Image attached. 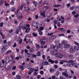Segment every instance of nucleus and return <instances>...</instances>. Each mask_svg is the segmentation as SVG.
I'll use <instances>...</instances> for the list:
<instances>
[{"label":"nucleus","instance_id":"1","mask_svg":"<svg viewBox=\"0 0 79 79\" xmlns=\"http://www.w3.org/2000/svg\"><path fill=\"white\" fill-rule=\"evenodd\" d=\"M40 24L39 23V22H34L33 23L32 26L33 27H35L36 29H39V27L38 26H40Z\"/></svg>","mask_w":79,"mask_h":79},{"label":"nucleus","instance_id":"2","mask_svg":"<svg viewBox=\"0 0 79 79\" xmlns=\"http://www.w3.org/2000/svg\"><path fill=\"white\" fill-rule=\"evenodd\" d=\"M40 41L41 42V44L42 45L45 44V42L47 41V40L46 39H40Z\"/></svg>","mask_w":79,"mask_h":79},{"label":"nucleus","instance_id":"3","mask_svg":"<svg viewBox=\"0 0 79 79\" xmlns=\"http://www.w3.org/2000/svg\"><path fill=\"white\" fill-rule=\"evenodd\" d=\"M56 57L58 58H59V59H62V58H63L64 57V56L62 55L61 54L58 53V54H57Z\"/></svg>","mask_w":79,"mask_h":79},{"label":"nucleus","instance_id":"4","mask_svg":"<svg viewBox=\"0 0 79 79\" xmlns=\"http://www.w3.org/2000/svg\"><path fill=\"white\" fill-rule=\"evenodd\" d=\"M54 23H55V24H57V26L58 27H61V25L60 24V22H58L57 20L54 21Z\"/></svg>","mask_w":79,"mask_h":79},{"label":"nucleus","instance_id":"5","mask_svg":"<svg viewBox=\"0 0 79 79\" xmlns=\"http://www.w3.org/2000/svg\"><path fill=\"white\" fill-rule=\"evenodd\" d=\"M70 52L71 53H73L75 52L74 48V47H71L70 49Z\"/></svg>","mask_w":79,"mask_h":79},{"label":"nucleus","instance_id":"6","mask_svg":"<svg viewBox=\"0 0 79 79\" xmlns=\"http://www.w3.org/2000/svg\"><path fill=\"white\" fill-rule=\"evenodd\" d=\"M51 54H52V55H53L55 56V55H57V54H58V52L57 51H52L51 52Z\"/></svg>","mask_w":79,"mask_h":79},{"label":"nucleus","instance_id":"7","mask_svg":"<svg viewBox=\"0 0 79 79\" xmlns=\"http://www.w3.org/2000/svg\"><path fill=\"white\" fill-rule=\"evenodd\" d=\"M9 61H10V57H8V56L6 57V59L5 60L6 63V64H8V63H9Z\"/></svg>","mask_w":79,"mask_h":79},{"label":"nucleus","instance_id":"8","mask_svg":"<svg viewBox=\"0 0 79 79\" xmlns=\"http://www.w3.org/2000/svg\"><path fill=\"white\" fill-rule=\"evenodd\" d=\"M56 36L55 35L51 36L49 37V39L51 40H53V39H56Z\"/></svg>","mask_w":79,"mask_h":79},{"label":"nucleus","instance_id":"9","mask_svg":"<svg viewBox=\"0 0 79 79\" xmlns=\"http://www.w3.org/2000/svg\"><path fill=\"white\" fill-rule=\"evenodd\" d=\"M62 75L67 77H68L69 76L68 74L67 73H65V72H62Z\"/></svg>","mask_w":79,"mask_h":79},{"label":"nucleus","instance_id":"10","mask_svg":"<svg viewBox=\"0 0 79 79\" xmlns=\"http://www.w3.org/2000/svg\"><path fill=\"white\" fill-rule=\"evenodd\" d=\"M58 30L60 31H61V32H65L66 30H64V28H59L58 29Z\"/></svg>","mask_w":79,"mask_h":79},{"label":"nucleus","instance_id":"11","mask_svg":"<svg viewBox=\"0 0 79 79\" xmlns=\"http://www.w3.org/2000/svg\"><path fill=\"white\" fill-rule=\"evenodd\" d=\"M11 65H8L7 67V69L8 71H10L11 69Z\"/></svg>","mask_w":79,"mask_h":79},{"label":"nucleus","instance_id":"12","mask_svg":"<svg viewBox=\"0 0 79 79\" xmlns=\"http://www.w3.org/2000/svg\"><path fill=\"white\" fill-rule=\"evenodd\" d=\"M49 8V7H48V6H45L43 8V10L45 11H47V10Z\"/></svg>","mask_w":79,"mask_h":79},{"label":"nucleus","instance_id":"13","mask_svg":"<svg viewBox=\"0 0 79 79\" xmlns=\"http://www.w3.org/2000/svg\"><path fill=\"white\" fill-rule=\"evenodd\" d=\"M23 24H24V23L23 22H22L21 23L19 26V28H21L22 27H23Z\"/></svg>","mask_w":79,"mask_h":79},{"label":"nucleus","instance_id":"14","mask_svg":"<svg viewBox=\"0 0 79 79\" xmlns=\"http://www.w3.org/2000/svg\"><path fill=\"white\" fill-rule=\"evenodd\" d=\"M36 55L37 56H41V53L40 52H38L36 53Z\"/></svg>","mask_w":79,"mask_h":79},{"label":"nucleus","instance_id":"15","mask_svg":"<svg viewBox=\"0 0 79 79\" xmlns=\"http://www.w3.org/2000/svg\"><path fill=\"white\" fill-rule=\"evenodd\" d=\"M59 6H61V5H58V4H57V5L56 4L54 6V7H55V8H56L57 7H59Z\"/></svg>","mask_w":79,"mask_h":79},{"label":"nucleus","instance_id":"16","mask_svg":"<svg viewBox=\"0 0 79 79\" xmlns=\"http://www.w3.org/2000/svg\"><path fill=\"white\" fill-rule=\"evenodd\" d=\"M53 49L54 50H57L58 49V46H55Z\"/></svg>","mask_w":79,"mask_h":79},{"label":"nucleus","instance_id":"17","mask_svg":"<svg viewBox=\"0 0 79 79\" xmlns=\"http://www.w3.org/2000/svg\"><path fill=\"white\" fill-rule=\"evenodd\" d=\"M30 31V28L28 27L27 29V30L25 31V32L26 33H28Z\"/></svg>","mask_w":79,"mask_h":79},{"label":"nucleus","instance_id":"18","mask_svg":"<svg viewBox=\"0 0 79 79\" xmlns=\"http://www.w3.org/2000/svg\"><path fill=\"white\" fill-rule=\"evenodd\" d=\"M44 29V27L43 26L41 27L40 28V31H42Z\"/></svg>","mask_w":79,"mask_h":79},{"label":"nucleus","instance_id":"19","mask_svg":"<svg viewBox=\"0 0 79 79\" xmlns=\"http://www.w3.org/2000/svg\"><path fill=\"white\" fill-rule=\"evenodd\" d=\"M51 78L52 79H59V78L58 77H56L55 76H52Z\"/></svg>","mask_w":79,"mask_h":79},{"label":"nucleus","instance_id":"20","mask_svg":"<svg viewBox=\"0 0 79 79\" xmlns=\"http://www.w3.org/2000/svg\"><path fill=\"white\" fill-rule=\"evenodd\" d=\"M75 23H76V24H79V19H76L75 21Z\"/></svg>","mask_w":79,"mask_h":79},{"label":"nucleus","instance_id":"21","mask_svg":"<svg viewBox=\"0 0 79 79\" xmlns=\"http://www.w3.org/2000/svg\"><path fill=\"white\" fill-rule=\"evenodd\" d=\"M40 14L42 16H43V17H45V12H44V11H43V12L41 13Z\"/></svg>","mask_w":79,"mask_h":79},{"label":"nucleus","instance_id":"22","mask_svg":"<svg viewBox=\"0 0 79 79\" xmlns=\"http://www.w3.org/2000/svg\"><path fill=\"white\" fill-rule=\"evenodd\" d=\"M37 56L36 55L32 54V58H34L35 59L37 58Z\"/></svg>","mask_w":79,"mask_h":79},{"label":"nucleus","instance_id":"23","mask_svg":"<svg viewBox=\"0 0 79 79\" xmlns=\"http://www.w3.org/2000/svg\"><path fill=\"white\" fill-rule=\"evenodd\" d=\"M11 10L12 11H13L14 12V10H16V8L14 7H12L11 8Z\"/></svg>","mask_w":79,"mask_h":79},{"label":"nucleus","instance_id":"24","mask_svg":"<svg viewBox=\"0 0 79 79\" xmlns=\"http://www.w3.org/2000/svg\"><path fill=\"white\" fill-rule=\"evenodd\" d=\"M5 47H3L2 48L1 52L2 53H3L5 52Z\"/></svg>","mask_w":79,"mask_h":79},{"label":"nucleus","instance_id":"25","mask_svg":"<svg viewBox=\"0 0 79 79\" xmlns=\"http://www.w3.org/2000/svg\"><path fill=\"white\" fill-rule=\"evenodd\" d=\"M35 69L34 71L35 72H37V71H39V67H35Z\"/></svg>","mask_w":79,"mask_h":79},{"label":"nucleus","instance_id":"26","mask_svg":"<svg viewBox=\"0 0 79 79\" xmlns=\"http://www.w3.org/2000/svg\"><path fill=\"white\" fill-rule=\"evenodd\" d=\"M14 23H15V24H17L18 23V22L15 19H14Z\"/></svg>","mask_w":79,"mask_h":79},{"label":"nucleus","instance_id":"27","mask_svg":"<svg viewBox=\"0 0 79 79\" xmlns=\"http://www.w3.org/2000/svg\"><path fill=\"white\" fill-rule=\"evenodd\" d=\"M50 73H53V72H54V69H50Z\"/></svg>","mask_w":79,"mask_h":79},{"label":"nucleus","instance_id":"28","mask_svg":"<svg viewBox=\"0 0 79 79\" xmlns=\"http://www.w3.org/2000/svg\"><path fill=\"white\" fill-rule=\"evenodd\" d=\"M16 78L17 79H21V77L19 75H17L16 76Z\"/></svg>","mask_w":79,"mask_h":79},{"label":"nucleus","instance_id":"29","mask_svg":"<svg viewBox=\"0 0 79 79\" xmlns=\"http://www.w3.org/2000/svg\"><path fill=\"white\" fill-rule=\"evenodd\" d=\"M4 47H8L9 46V43H7L6 44L4 45Z\"/></svg>","mask_w":79,"mask_h":79},{"label":"nucleus","instance_id":"30","mask_svg":"<svg viewBox=\"0 0 79 79\" xmlns=\"http://www.w3.org/2000/svg\"><path fill=\"white\" fill-rule=\"evenodd\" d=\"M19 17V21H21V19H22V18H23V16H18Z\"/></svg>","mask_w":79,"mask_h":79},{"label":"nucleus","instance_id":"31","mask_svg":"<svg viewBox=\"0 0 79 79\" xmlns=\"http://www.w3.org/2000/svg\"><path fill=\"white\" fill-rule=\"evenodd\" d=\"M74 49L75 50H76V51H78V50H79V47H75L74 48Z\"/></svg>","mask_w":79,"mask_h":79},{"label":"nucleus","instance_id":"32","mask_svg":"<svg viewBox=\"0 0 79 79\" xmlns=\"http://www.w3.org/2000/svg\"><path fill=\"white\" fill-rule=\"evenodd\" d=\"M59 48H63V45H62V44H59Z\"/></svg>","mask_w":79,"mask_h":79},{"label":"nucleus","instance_id":"33","mask_svg":"<svg viewBox=\"0 0 79 79\" xmlns=\"http://www.w3.org/2000/svg\"><path fill=\"white\" fill-rule=\"evenodd\" d=\"M31 10V9L29 8V7H27V9L26 10L25 9L24 10L25 11H30Z\"/></svg>","mask_w":79,"mask_h":79},{"label":"nucleus","instance_id":"34","mask_svg":"<svg viewBox=\"0 0 79 79\" xmlns=\"http://www.w3.org/2000/svg\"><path fill=\"white\" fill-rule=\"evenodd\" d=\"M4 66V64L2 62H0V67L1 68H2Z\"/></svg>","mask_w":79,"mask_h":79},{"label":"nucleus","instance_id":"35","mask_svg":"<svg viewBox=\"0 0 79 79\" xmlns=\"http://www.w3.org/2000/svg\"><path fill=\"white\" fill-rule=\"evenodd\" d=\"M33 3L35 5V6H37V4H38V3H37V2H36L35 1H34L33 2Z\"/></svg>","mask_w":79,"mask_h":79},{"label":"nucleus","instance_id":"36","mask_svg":"<svg viewBox=\"0 0 79 79\" xmlns=\"http://www.w3.org/2000/svg\"><path fill=\"white\" fill-rule=\"evenodd\" d=\"M54 47H55V45L53 44H51V48L53 49L54 48Z\"/></svg>","mask_w":79,"mask_h":79},{"label":"nucleus","instance_id":"37","mask_svg":"<svg viewBox=\"0 0 79 79\" xmlns=\"http://www.w3.org/2000/svg\"><path fill=\"white\" fill-rule=\"evenodd\" d=\"M32 35H34V37H37V34L34 32L32 33Z\"/></svg>","mask_w":79,"mask_h":79},{"label":"nucleus","instance_id":"38","mask_svg":"<svg viewBox=\"0 0 79 79\" xmlns=\"http://www.w3.org/2000/svg\"><path fill=\"white\" fill-rule=\"evenodd\" d=\"M19 32V29H17L15 33L17 34H18Z\"/></svg>","mask_w":79,"mask_h":79},{"label":"nucleus","instance_id":"39","mask_svg":"<svg viewBox=\"0 0 79 79\" xmlns=\"http://www.w3.org/2000/svg\"><path fill=\"white\" fill-rule=\"evenodd\" d=\"M19 68L20 69L23 70V69L24 68V67H23V66L20 65L19 66Z\"/></svg>","mask_w":79,"mask_h":79},{"label":"nucleus","instance_id":"40","mask_svg":"<svg viewBox=\"0 0 79 79\" xmlns=\"http://www.w3.org/2000/svg\"><path fill=\"white\" fill-rule=\"evenodd\" d=\"M29 52H34V49L33 48H31L29 50Z\"/></svg>","mask_w":79,"mask_h":79},{"label":"nucleus","instance_id":"41","mask_svg":"<svg viewBox=\"0 0 79 79\" xmlns=\"http://www.w3.org/2000/svg\"><path fill=\"white\" fill-rule=\"evenodd\" d=\"M53 35V33H48V35H50V36H52Z\"/></svg>","mask_w":79,"mask_h":79},{"label":"nucleus","instance_id":"42","mask_svg":"<svg viewBox=\"0 0 79 79\" xmlns=\"http://www.w3.org/2000/svg\"><path fill=\"white\" fill-rule=\"evenodd\" d=\"M58 36L59 37H61V36H64V34H60L59 35H58Z\"/></svg>","mask_w":79,"mask_h":79},{"label":"nucleus","instance_id":"43","mask_svg":"<svg viewBox=\"0 0 79 79\" xmlns=\"http://www.w3.org/2000/svg\"><path fill=\"white\" fill-rule=\"evenodd\" d=\"M55 43L56 44H59V41L58 40H56L55 41Z\"/></svg>","mask_w":79,"mask_h":79},{"label":"nucleus","instance_id":"44","mask_svg":"<svg viewBox=\"0 0 79 79\" xmlns=\"http://www.w3.org/2000/svg\"><path fill=\"white\" fill-rule=\"evenodd\" d=\"M4 24V23L3 22L1 23L0 24V26H1L2 27H3Z\"/></svg>","mask_w":79,"mask_h":79},{"label":"nucleus","instance_id":"45","mask_svg":"<svg viewBox=\"0 0 79 79\" xmlns=\"http://www.w3.org/2000/svg\"><path fill=\"white\" fill-rule=\"evenodd\" d=\"M79 14H76V15H74V18H77V17H79Z\"/></svg>","mask_w":79,"mask_h":79},{"label":"nucleus","instance_id":"46","mask_svg":"<svg viewBox=\"0 0 79 79\" xmlns=\"http://www.w3.org/2000/svg\"><path fill=\"white\" fill-rule=\"evenodd\" d=\"M22 41H23V40H22V39H21L19 41V44H20V45H21V44Z\"/></svg>","mask_w":79,"mask_h":79},{"label":"nucleus","instance_id":"47","mask_svg":"<svg viewBox=\"0 0 79 79\" xmlns=\"http://www.w3.org/2000/svg\"><path fill=\"white\" fill-rule=\"evenodd\" d=\"M35 46L37 48H40V45L38 44H36L35 45Z\"/></svg>","mask_w":79,"mask_h":79},{"label":"nucleus","instance_id":"48","mask_svg":"<svg viewBox=\"0 0 79 79\" xmlns=\"http://www.w3.org/2000/svg\"><path fill=\"white\" fill-rule=\"evenodd\" d=\"M39 34L40 35H42V34H43V33L42 32V31H39Z\"/></svg>","mask_w":79,"mask_h":79},{"label":"nucleus","instance_id":"49","mask_svg":"<svg viewBox=\"0 0 79 79\" xmlns=\"http://www.w3.org/2000/svg\"><path fill=\"white\" fill-rule=\"evenodd\" d=\"M46 20L47 23H50V19H47Z\"/></svg>","mask_w":79,"mask_h":79},{"label":"nucleus","instance_id":"50","mask_svg":"<svg viewBox=\"0 0 79 79\" xmlns=\"http://www.w3.org/2000/svg\"><path fill=\"white\" fill-rule=\"evenodd\" d=\"M27 73L28 74H29L30 75L31 74V73H32V72H31V71L29 70L27 72Z\"/></svg>","mask_w":79,"mask_h":79},{"label":"nucleus","instance_id":"51","mask_svg":"<svg viewBox=\"0 0 79 79\" xmlns=\"http://www.w3.org/2000/svg\"><path fill=\"white\" fill-rule=\"evenodd\" d=\"M68 57H69V58H73V55H70L68 56Z\"/></svg>","mask_w":79,"mask_h":79},{"label":"nucleus","instance_id":"52","mask_svg":"<svg viewBox=\"0 0 79 79\" xmlns=\"http://www.w3.org/2000/svg\"><path fill=\"white\" fill-rule=\"evenodd\" d=\"M68 61L69 62L68 63H73V62H74V61L73 60H69Z\"/></svg>","mask_w":79,"mask_h":79},{"label":"nucleus","instance_id":"53","mask_svg":"<svg viewBox=\"0 0 79 79\" xmlns=\"http://www.w3.org/2000/svg\"><path fill=\"white\" fill-rule=\"evenodd\" d=\"M67 48H69V47H70V44H67Z\"/></svg>","mask_w":79,"mask_h":79},{"label":"nucleus","instance_id":"54","mask_svg":"<svg viewBox=\"0 0 79 79\" xmlns=\"http://www.w3.org/2000/svg\"><path fill=\"white\" fill-rule=\"evenodd\" d=\"M66 41H65L64 40H63V41L62 42V44H65L66 43Z\"/></svg>","mask_w":79,"mask_h":79},{"label":"nucleus","instance_id":"55","mask_svg":"<svg viewBox=\"0 0 79 79\" xmlns=\"http://www.w3.org/2000/svg\"><path fill=\"white\" fill-rule=\"evenodd\" d=\"M44 5H48V4L47 1H44Z\"/></svg>","mask_w":79,"mask_h":79},{"label":"nucleus","instance_id":"56","mask_svg":"<svg viewBox=\"0 0 79 79\" xmlns=\"http://www.w3.org/2000/svg\"><path fill=\"white\" fill-rule=\"evenodd\" d=\"M16 47V43H15L14 44V45H13V47L15 48V47Z\"/></svg>","mask_w":79,"mask_h":79},{"label":"nucleus","instance_id":"57","mask_svg":"<svg viewBox=\"0 0 79 79\" xmlns=\"http://www.w3.org/2000/svg\"><path fill=\"white\" fill-rule=\"evenodd\" d=\"M74 6H72L70 7V9L71 10H73L74 9Z\"/></svg>","mask_w":79,"mask_h":79},{"label":"nucleus","instance_id":"58","mask_svg":"<svg viewBox=\"0 0 79 79\" xmlns=\"http://www.w3.org/2000/svg\"><path fill=\"white\" fill-rule=\"evenodd\" d=\"M23 16V15H22V14H21V13H18V16Z\"/></svg>","mask_w":79,"mask_h":79},{"label":"nucleus","instance_id":"59","mask_svg":"<svg viewBox=\"0 0 79 79\" xmlns=\"http://www.w3.org/2000/svg\"><path fill=\"white\" fill-rule=\"evenodd\" d=\"M44 64H45V65H48V62L45 61L44 62Z\"/></svg>","mask_w":79,"mask_h":79},{"label":"nucleus","instance_id":"60","mask_svg":"<svg viewBox=\"0 0 79 79\" xmlns=\"http://www.w3.org/2000/svg\"><path fill=\"white\" fill-rule=\"evenodd\" d=\"M35 18L36 19H38V18H39V16H38V15H36L35 16Z\"/></svg>","mask_w":79,"mask_h":79},{"label":"nucleus","instance_id":"61","mask_svg":"<svg viewBox=\"0 0 79 79\" xmlns=\"http://www.w3.org/2000/svg\"><path fill=\"white\" fill-rule=\"evenodd\" d=\"M57 21H60V20H61V18L59 17V18H57Z\"/></svg>","mask_w":79,"mask_h":79},{"label":"nucleus","instance_id":"62","mask_svg":"<svg viewBox=\"0 0 79 79\" xmlns=\"http://www.w3.org/2000/svg\"><path fill=\"white\" fill-rule=\"evenodd\" d=\"M11 50H10V51H7L6 53H8V54H9L10 53H11Z\"/></svg>","mask_w":79,"mask_h":79},{"label":"nucleus","instance_id":"63","mask_svg":"<svg viewBox=\"0 0 79 79\" xmlns=\"http://www.w3.org/2000/svg\"><path fill=\"white\" fill-rule=\"evenodd\" d=\"M74 44L77 45V46H78L79 45V44H78V43H77V42H74Z\"/></svg>","mask_w":79,"mask_h":79},{"label":"nucleus","instance_id":"64","mask_svg":"<svg viewBox=\"0 0 79 79\" xmlns=\"http://www.w3.org/2000/svg\"><path fill=\"white\" fill-rule=\"evenodd\" d=\"M5 5L6 6H8V5H9V4H8L7 3H6L5 4Z\"/></svg>","mask_w":79,"mask_h":79}]
</instances>
